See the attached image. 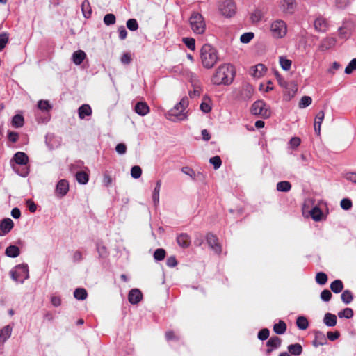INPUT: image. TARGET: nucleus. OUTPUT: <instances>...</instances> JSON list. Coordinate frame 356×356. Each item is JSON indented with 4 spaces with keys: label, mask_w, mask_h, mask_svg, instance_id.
<instances>
[{
    "label": "nucleus",
    "mask_w": 356,
    "mask_h": 356,
    "mask_svg": "<svg viewBox=\"0 0 356 356\" xmlns=\"http://www.w3.org/2000/svg\"><path fill=\"white\" fill-rule=\"evenodd\" d=\"M270 31L273 37L277 38H283L287 32L286 24L283 20L277 19L272 23Z\"/></svg>",
    "instance_id": "nucleus-7"
},
{
    "label": "nucleus",
    "mask_w": 356,
    "mask_h": 356,
    "mask_svg": "<svg viewBox=\"0 0 356 356\" xmlns=\"http://www.w3.org/2000/svg\"><path fill=\"white\" fill-rule=\"evenodd\" d=\"M236 5L232 0H225L219 5V10L227 17H231L236 13Z\"/></svg>",
    "instance_id": "nucleus-8"
},
{
    "label": "nucleus",
    "mask_w": 356,
    "mask_h": 356,
    "mask_svg": "<svg viewBox=\"0 0 356 356\" xmlns=\"http://www.w3.org/2000/svg\"><path fill=\"white\" fill-rule=\"evenodd\" d=\"M279 62H280V64L282 68L284 70L287 71V70H290L291 64H292V62L291 60H289L284 56H280Z\"/></svg>",
    "instance_id": "nucleus-38"
},
{
    "label": "nucleus",
    "mask_w": 356,
    "mask_h": 356,
    "mask_svg": "<svg viewBox=\"0 0 356 356\" xmlns=\"http://www.w3.org/2000/svg\"><path fill=\"white\" fill-rule=\"evenodd\" d=\"M81 10L83 16L86 18H89L92 13V9L90 7V4L88 0H85L83 1L81 4Z\"/></svg>",
    "instance_id": "nucleus-30"
},
{
    "label": "nucleus",
    "mask_w": 356,
    "mask_h": 356,
    "mask_svg": "<svg viewBox=\"0 0 356 356\" xmlns=\"http://www.w3.org/2000/svg\"><path fill=\"white\" fill-rule=\"evenodd\" d=\"M165 257V251L163 248L156 249L154 253V258L156 261H162Z\"/></svg>",
    "instance_id": "nucleus-44"
},
{
    "label": "nucleus",
    "mask_w": 356,
    "mask_h": 356,
    "mask_svg": "<svg viewBox=\"0 0 356 356\" xmlns=\"http://www.w3.org/2000/svg\"><path fill=\"white\" fill-rule=\"evenodd\" d=\"M312 99L309 96H303L300 102H299V107L300 108H305L308 106H309L312 104Z\"/></svg>",
    "instance_id": "nucleus-49"
},
{
    "label": "nucleus",
    "mask_w": 356,
    "mask_h": 356,
    "mask_svg": "<svg viewBox=\"0 0 356 356\" xmlns=\"http://www.w3.org/2000/svg\"><path fill=\"white\" fill-rule=\"evenodd\" d=\"M185 45L191 50L194 51L195 49V40L192 38H184L182 39Z\"/></svg>",
    "instance_id": "nucleus-43"
},
{
    "label": "nucleus",
    "mask_w": 356,
    "mask_h": 356,
    "mask_svg": "<svg viewBox=\"0 0 356 356\" xmlns=\"http://www.w3.org/2000/svg\"><path fill=\"white\" fill-rule=\"evenodd\" d=\"M269 330L267 328H264L261 330L258 333L259 339L264 341L268 338L269 337Z\"/></svg>",
    "instance_id": "nucleus-57"
},
{
    "label": "nucleus",
    "mask_w": 356,
    "mask_h": 356,
    "mask_svg": "<svg viewBox=\"0 0 356 356\" xmlns=\"http://www.w3.org/2000/svg\"><path fill=\"white\" fill-rule=\"evenodd\" d=\"M13 159L17 164L22 165H26L29 161L28 156L22 152L15 153Z\"/></svg>",
    "instance_id": "nucleus-20"
},
{
    "label": "nucleus",
    "mask_w": 356,
    "mask_h": 356,
    "mask_svg": "<svg viewBox=\"0 0 356 356\" xmlns=\"http://www.w3.org/2000/svg\"><path fill=\"white\" fill-rule=\"evenodd\" d=\"M254 38V33L252 32L245 33L241 35L240 38V41L242 43L247 44L251 41V40Z\"/></svg>",
    "instance_id": "nucleus-48"
},
{
    "label": "nucleus",
    "mask_w": 356,
    "mask_h": 356,
    "mask_svg": "<svg viewBox=\"0 0 356 356\" xmlns=\"http://www.w3.org/2000/svg\"><path fill=\"white\" fill-rule=\"evenodd\" d=\"M8 34L6 32L0 34V51H1L8 42Z\"/></svg>",
    "instance_id": "nucleus-52"
},
{
    "label": "nucleus",
    "mask_w": 356,
    "mask_h": 356,
    "mask_svg": "<svg viewBox=\"0 0 356 356\" xmlns=\"http://www.w3.org/2000/svg\"><path fill=\"white\" fill-rule=\"evenodd\" d=\"M316 282L321 284L324 285L327 282V276L325 273L320 272L316 275Z\"/></svg>",
    "instance_id": "nucleus-41"
},
{
    "label": "nucleus",
    "mask_w": 356,
    "mask_h": 356,
    "mask_svg": "<svg viewBox=\"0 0 356 356\" xmlns=\"http://www.w3.org/2000/svg\"><path fill=\"white\" fill-rule=\"evenodd\" d=\"M341 300L345 304L350 303L352 302L353 299V293L349 290L343 291L342 294H341Z\"/></svg>",
    "instance_id": "nucleus-39"
},
{
    "label": "nucleus",
    "mask_w": 356,
    "mask_h": 356,
    "mask_svg": "<svg viewBox=\"0 0 356 356\" xmlns=\"http://www.w3.org/2000/svg\"><path fill=\"white\" fill-rule=\"evenodd\" d=\"M10 275L14 281L23 283L29 277L28 265L24 264L17 265L10 270Z\"/></svg>",
    "instance_id": "nucleus-5"
},
{
    "label": "nucleus",
    "mask_w": 356,
    "mask_h": 356,
    "mask_svg": "<svg viewBox=\"0 0 356 356\" xmlns=\"http://www.w3.org/2000/svg\"><path fill=\"white\" fill-rule=\"evenodd\" d=\"M298 90V86L294 82H289L288 85V89H286L285 97L287 99H290Z\"/></svg>",
    "instance_id": "nucleus-27"
},
{
    "label": "nucleus",
    "mask_w": 356,
    "mask_h": 356,
    "mask_svg": "<svg viewBox=\"0 0 356 356\" xmlns=\"http://www.w3.org/2000/svg\"><path fill=\"white\" fill-rule=\"evenodd\" d=\"M340 205L343 209L347 211V210H349L352 207L353 204L350 199L343 198L341 200V201L340 202Z\"/></svg>",
    "instance_id": "nucleus-55"
},
{
    "label": "nucleus",
    "mask_w": 356,
    "mask_h": 356,
    "mask_svg": "<svg viewBox=\"0 0 356 356\" xmlns=\"http://www.w3.org/2000/svg\"><path fill=\"white\" fill-rule=\"evenodd\" d=\"M286 330V323L280 320L278 323H276L273 326V331L277 334H283Z\"/></svg>",
    "instance_id": "nucleus-31"
},
{
    "label": "nucleus",
    "mask_w": 356,
    "mask_h": 356,
    "mask_svg": "<svg viewBox=\"0 0 356 356\" xmlns=\"http://www.w3.org/2000/svg\"><path fill=\"white\" fill-rule=\"evenodd\" d=\"M314 26L317 31L323 33L327 30L328 22L324 17H318L315 19Z\"/></svg>",
    "instance_id": "nucleus-14"
},
{
    "label": "nucleus",
    "mask_w": 356,
    "mask_h": 356,
    "mask_svg": "<svg viewBox=\"0 0 356 356\" xmlns=\"http://www.w3.org/2000/svg\"><path fill=\"white\" fill-rule=\"evenodd\" d=\"M161 187V181L158 180L156 186L152 193V200L155 206H157L159 202V193Z\"/></svg>",
    "instance_id": "nucleus-26"
},
{
    "label": "nucleus",
    "mask_w": 356,
    "mask_h": 356,
    "mask_svg": "<svg viewBox=\"0 0 356 356\" xmlns=\"http://www.w3.org/2000/svg\"><path fill=\"white\" fill-rule=\"evenodd\" d=\"M188 105L187 97H183L181 101L177 104L168 112V119L173 122L182 121L187 119V114L184 112Z\"/></svg>",
    "instance_id": "nucleus-3"
},
{
    "label": "nucleus",
    "mask_w": 356,
    "mask_h": 356,
    "mask_svg": "<svg viewBox=\"0 0 356 356\" xmlns=\"http://www.w3.org/2000/svg\"><path fill=\"white\" fill-rule=\"evenodd\" d=\"M235 76V71L232 65H220L211 77V82L215 85H229Z\"/></svg>",
    "instance_id": "nucleus-1"
},
{
    "label": "nucleus",
    "mask_w": 356,
    "mask_h": 356,
    "mask_svg": "<svg viewBox=\"0 0 356 356\" xmlns=\"http://www.w3.org/2000/svg\"><path fill=\"white\" fill-rule=\"evenodd\" d=\"M24 118L22 115L17 114L13 117L12 125L14 127L19 128L24 125Z\"/></svg>",
    "instance_id": "nucleus-34"
},
{
    "label": "nucleus",
    "mask_w": 356,
    "mask_h": 356,
    "mask_svg": "<svg viewBox=\"0 0 356 356\" xmlns=\"http://www.w3.org/2000/svg\"><path fill=\"white\" fill-rule=\"evenodd\" d=\"M327 343V339L323 332L321 331H316L314 332V340L312 342V344L314 347H318L319 346H323Z\"/></svg>",
    "instance_id": "nucleus-16"
},
{
    "label": "nucleus",
    "mask_w": 356,
    "mask_h": 356,
    "mask_svg": "<svg viewBox=\"0 0 356 356\" xmlns=\"http://www.w3.org/2000/svg\"><path fill=\"white\" fill-rule=\"evenodd\" d=\"M202 89L200 86H194L193 90L189 92V96L190 97L193 98L196 96H200L201 94Z\"/></svg>",
    "instance_id": "nucleus-64"
},
{
    "label": "nucleus",
    "mask_w": 356,
    "mask_h": 356,
    "mask_svg": "<svg viewBox=\"0 0 356 356\" xmlns=\"http://www.w3.org/2000/svg\"><path fill=\"white\" fill-rule=\"evenodd\" d=\"M350 3V0H335L336 6L338 8L343 9Z\"/></svg>",
    "instance_id": "nucleus-60"
},
{
    "label": "nucleus",
    "mask_w": 356,
    "mask_h": 356,
    "mask_svg": "<svg viewBox=\"0 0 356 356\" xmlns=\"http://www.w3.org/2000/svg\"><path fill=\"white\" fill-rule=\"evenodd\" d=\"M115 16L112 13L106 14L104 17V23L107 26L114 24L115 23Z\"/></svg>",
    "instance_id": "nucleus-46"
},
{
    "label": "nucleus",
    "mask_w": 356,
    "mask_h": 356,
    "mask_svg": "<svg viewBox=\"0 0 356 356\" xmlns=\"http://www.w3.org/2000/svg\"><path fill=\"white\" fill-rule=\"evenodd\" d=\"M343 288V282L340 280H336L330 284L331 290L335 293H340Z\"/></svg>",
    "instance_id": "nucleus-32"
},
{
    "label": "nucleus",
    "mask_w": 356,
    "mask_h": 356,
    "mask_svg": "<svg viewBox=\"0 0 356 356\" xmlns=\"http://www.w3.org/2000/svg\"><path fill=\"white\" fill-rule=\"evenodd\" d=\"M323 323L329 327H333L337 324V316L330 313H326L324 316Z\"/></svg>",
    "instance_id": "nucleus-25"
},
{
    "label": "nucleus",
    "mask_w": 356,
    "mask_h": 356,
    "mask_svg": "<svg viewBox=\"0 0 356 356\" xmlns=\"http://www.w3.org/2000/svg\"><path fill=\"white\" fill-rule=\"evenodd\" d=\"M13 327L7 325L0 330V345L3 346L5 342L10 337Z\"/></svg>",
    "instance_id": "nucleus-13"
},
{
    "label": "nucleus",
    "mask_w": 356,
    "mask_h": 356,
    "mask_svg": "<svg viewBox=\"0 0 356 356\" xmlns=\"http://www.w3.org/2000/svg\"><path fill=\"white\" fill-rule=\"evenodd\" d=\"M310 215L314 220L319 221L321 219L322 211L318 207H315L311 210Z\"/></svg>",
    "instance_id": "nucleus-40"
},
{
    "label": "nucleus",
    "mask_w": 356,
    "mask_h": 356,
    "mask_svg": "<svg viewBox=\"0 0 356 356\" xmlns=\"http://www.w3.org/2000/svg\"><path fill=\"white\" fill-rule=\"evenodd\" d=\"M177 242L180 247L188 248L191 244V238L187 234H181L177 237Z\"/></svg>",
    "instance_id": "nucleus-22"
},
{
    "label": "nucleus",
    "mask_w": 356,
    "mask_h": 356,
    "mask_svg": "<svg viewBox=\"0 0 356 356\" xmlns=\"http://www.w3.org/2000/svg\"><path fill=\"white\" fill-rule=\"evenodd\" d=\"M88 293L85 289L78 288L74 292V296L79 300H84L87 298Z\"/></svg>",
    "instance_id": "nucleus-33"
},
{
    "label": "nucleus",
    "mask_w": 356,
    "mask_h": 356,
    "mask_svg": "<svg viewBox=\"0 0 356 356\" xmlns=\"http://www.w3.org/2000/svg\"><path fill=\"white\" fill-rule=\"evenodd\" d=\"M356 70V58H353L345 68V73L350 74Z\"/></svg>",
    "instance_id": "nucleus-53"
},
{
    "label": "nucleus",
    "mask_w": 356,
    "mask_h": 356,
    "mask_svg": "<svg viewBox=\"0 0 356 356\" xmlns=\"http://www.w3.org/2000/svg\"><path fill=\"white\" fill-rule=\"evenodd\" d=\"M69 191V184L65 179L60 180L56 187V195L58 197H63L65 196Z\"/></svg>",
    "instance_id": "nucleus-11"
},
{
    "label": "nucleus",
    "mask_w": 356,
    "mask_h": 356,
    "mask_svg": "<svg viewBox=\"0 0 356 356\" xmlns=\"http://www.w3.org/2000/svg\"><path fill=\"white\" fill-rule=\"evenodd\" d=\"M251 113L262 118H268L271 114L270 106L263 100H257L253 103L251 107Z\"/></svg>",
    "instance_id": "nucleus-6"
},
{
    "label": "nucleus",
    "mask_w": 356,
    "mask_h": 356,
    "mask_svg": "<svg viewBox=\"0 0 356 356\" xmlns=\"http://www.w3.org/2000/svg\"><path fill=\"white\" fill-rule=\"evenodd\" d=\"M331 298H332V293L327 289L323 290L321 293V298L322 299V300H323L325 302L329 301L331 299Z\"/></svg>",
    "instance_id": "nucleus-59"
},
{
    "label": "nucleus",
    "mask_w": 356,
    "mask_h": 356,
    "mask_svg": "<svg viewBox=\"0 0 356 356\" xmlns=\"http://www.w3.org/2000/svg\"><path fill=\"white\" fill-rule=\"evenodd\" d=\"M209 162H210V163H211L213 165V167L216 170L218 169L222 164L221 159H220V156H218L211 157L209 159Z\"/></svg>",
    "instance_id": "nucleus-56"
},
{
    "label": "nucleus",
    "mask_w": 356,
    "mask_h": 356,
    "mask_svg": "<svg viewBox=\"0 0 356 356\" xmlns=\"http://www.w3.org/2000/svg\"><path fill=\"white\" fill-rule=\"evenodd\" d=\"M86 58V54L82 50L74 51L72 56V61L76 65L81 64Z\"/></svg>",
    "instance_id": "nucleus-19"
},
{
    "label": "nucleus",
    "mask_w": 356,
    "mask_h": 356,
    "mask_svg": "<svg viewBox=\"0 0 356 356\" xmlns=\"http://www.w3.org/2000/svg\"><path fill=\"white\" fill-rule=\"evenodd\" d=\"M13 221L10 218H5L0 222V236H5L13 229Z\"/></svg>",
    "instance_id": "nucleus-12"
},
{
    "label": "nucleus",
    "mask_w": 356,
    "mask_h": 356,
    "mask_svg": "<svg viewBox=\"0 0 356 356\" xmlns=\"http://www.w3.org/2000/svg\"><path fill=\"white\" fill-rule=\"evenodd\" d=\"M339 318H350L353 316V311L350 308H346L338 313Z\"/></svg>",
    "instance_id": "nucleus-47"
},
{
    "label": "nucleus",
    "mask_w": 356,
    "mask_h": 356,
    "mask_svg": "<svg viewBox=\"0 0 356 356\" xmlns=\"http://www.w3.org/2000/svg\"><path fill=\"white\" fill-rule=\"evenodd\" d=\"M266 70V67L262 64H258L250 69V74L254 78L261 77Z\"/></svg>",
    "instance_id": "nucleus-21"
},
{
    "label": "nucleus",
    "mask_w": 356,
    "mask_h": 356,
    "mask_svg": "<svg viewBox=\"0 0 356 356\" xmlns=\"http://www.w3.org/2000/svg\"><path fill=\"white\" fill-rule=\"evenodd\" d=\"M291 188V184L286 181H280L277 184V190L282 192H288Z\"/></svg>",
    "instance_id": "nucleus-36"
},
{
    "label": "nucleus",
    "mask_w": 356,
    "mask_h": 356,
    "mask_svg": "<svg viewBox=\"0 0 356 356\" xmlns=\"http://www.w3.org/2000/svg\"><path fill=\"white\" fill-rule=\"evenodd\" d=\"M287 348L289 352L295 356L301 355L302 352V347L300 343L291 344Z\"/></svg>",
    "instance_id": "nucleus-28"
},
{
    "label": "nucleus",
    "mask_w": 356,
    "mask_h": 356,
    "mask_svg": "<svg viewBox=\"0 0 356 356\" xmlns=\"http://www.w3.org/2000/svg\"><path fill=\"white\" fill-rule=\"evenodd\" d=\"M127 26L130 31H136L138 29V24L135 19H130L127 22Z\"/></svg>",
    "instance_id": "nucleus-54"
},
{
    "label": "nucleus",
    "mask_w": 356,
    "mask_h": 356,
    "mask_svg": "<svg viewBox=\"0 0 356 356\" xmlns=\"http://www.w3.org/2000/svg\"><path fill=\"white\" fill-rule=\"evenodd\" d=\"M76 179L79 184H86L88 181L89 177L87 173L81 171V172H78L76 174Z\"/></svg>",
    "instance_id": "nucleus-37"
},
{
    "label": "nucleus",
    "mask_w": 356,
    "mask_h": 356,
    "mask_svg": "<svg viewBox=\"0 0 356 356\" xmlns=\"http://www.w3.org/2000/svg\"><path fill=\"white\" fill-rule=\"evenodd\" d=\"M78 114L80 119L83 120L86 116L92 115V109L90 105L83 104L78 109Z\"/></svg>",
    "instance_id": "nucleus-23"
},
{
    "label": "nucleus",
    "mask_w": 356,
    "mask_h": 356,
    "mask_svg": "<svg viewBox=\"0 0 356 356\" xmlns=\"http://www.w3.org/2000/svg\"><path fill=\"white\" fill-rule=\"evenodd\" d=\"M324 116H325L324 112L322 111H319L316 116L315 121H314V131L318 135H320L321 125L324 119Z\"/></svg>",
    "instance_id": "nucleus-24"
},
{
    "label": "nucleus",
    "mask_w": 356,
    "mask_h": 356,
    "mask_svg": "<svg viewBox=\"0 0 356 356\" xmlns=\"http://www.w3.org/2000/svg\"><path fill=\"white\" fill-rule=\"evenodd\" d=\"M134 110L138 115L144 116L149 112V107L147 103L140 102L136 104Z\"/></svg>",
    "instance_id": "nucleus-18"
},
{
    "label": "nucleus",
    "mask_w": 356,
    "mask_h": 356,
    "mask_svg": "<svg viewBox=\"0 0 356 356\" xmlns=\"http://www.w3.org/2000/svg\"><path fill=\"white\" fill-rule=\"evenodd\" d=\"M51 303L54 307H59L61 305V298L60 296H52L51 297Z\"/></svg>",
    "instance_id": "nucleus-63"
},
{
    "label": "nucleus",
    "mask_w": 356,
    "mask_h": 356,
    "mask_svg": "<svg viewBox=\"0 0 356 356\" xmlns=\"http://www.w3.org/2000/svg\"><path fill=\"white\" fill-rule=\"evenodd\" d=\"M142 170L140 166L135 165L131 169V175L134 179H138L141 176Z\"/></svg>",
    "instance_id": "nucleus-51"
},
{
    "label": "nucleus",
    "mask_w": 356,
    "mask_h": 356,
    "mask_svg": "<svg viewBox=\"0 0 356 356\" xmlns=\"http://www.w3.org/2000/svg\"><path fill=\"white\" fill-rule=\"evenodd\" d=\"M115 150L119 154H124L127 152V146L124 143H119L116 145Z\"/></svg>",
    "instance_id": "nucleus-61"
},
{
    "label": "nucleus",
    "mask_w": 356,
    "mask_h": 356,
    "mask_svg": "<svg viewBox=\"0 0 356 356\" xmlns=\"http://www.w3.org/2000/svg\"><path fill=\"white\" fill-rule=\"evenodd\" d=\"M282 340L278 337H272L266 343L268 348L266 350V354L269 355L273 349L278 348L281 346Z\"/></svg>",
    "instance_id": "nucleus-15"
},
{
    "label": "nucleus",
    "mask_w": 356,
    "mask_h": 356,
    "mask_svg": "<svg viewBox=\"0 0 356 356\" xmlns=\"http://www.w3.org/2000/svg\"><path fill=\"white\" fill-rule=\"evenodd\" d=\"M143 295L139 289H131L128 296V299L130 303L137 304L142 299Z\"/></svg>",
    "instance_id": "nucleus-17"
},
{
    "label": "nucleus",
    "mask_w": 356,
    "mask_h": 356,
    "mask_svg": "<svg viewBox=\"0 0 356 356\" xmlns=\"http://www.w3.org/2000/svg\"><path fill=\"white\" fill-rule=\"evenodd\" d=\"M189 24L191 29L196 34H202L205 31L206 24L204 17L197 12H193L191 14Z\"/></svg>",
    "instance_id": "nucleus-4"
},
{
    "label": "nucleus",
    "mask_w": 356,
    "mask_h": 356,
    "mask_svg": "<svg viewBox=\"0 0 356 356\" xmlns=\"http://www.w3.org/2000/svg\"><path fill=\"white\" fill-rule=\"evenodd\" d=\"M297 3L296 0H282L281 2V9L285 14L292 15L296 9Z\"/></svg>",
    "instance_id": "nucleus-10"
},
{
    "label": "nucleus",
    "mask_w": 356,
    "mask_h": 356,
    "mask_svg": "<svg viewBox=\"0 0 356 356\" xmlns=\"http://www.w3.org/2000/svg\"><path fill=\"white\" fill-rule=\"evenodd\" d=\"M275 76H276V78L279 82V84L280 85V86H282V88H284L285 89H288V85H289V82H286V81H284L282 77L281 76L278 74V72H275Z\"/></svg>",
    "instance_id": "nucleus-62"
},
{
    "label": "nucleus",
    "mask_w": 356,
    "mask_h": 356,
    "mask_svg": "<svg viewBox=\"0 0 356 356\" xmlns=\"http://www.w3.org/2000/svg\"><path fill=\"white\" fill-rule=\"evenodd\" d=\"M181 172L183 173H184L185 175H188L192 179H195V171L192 168H189L188 166L183 167L181 168Z\"/></svg>",
    "instance_id": "nucleus-58"
},
{
    "label": "nucleus",
    "mask_w": 356,
    "mask_h": 356,
    "mask_svg": "<svg viewBox=\"0 0 356 356\" xmlns=\"http://www.w3.org/2000/svg\"><path fill=\"white\" fill-rule=\"evenodd\" d=\"M207 242L210 248L217 254H220L222 252V248L218 243V239L216 236L211 233H209L206 237Z\"/></svg>",
    "instance_id": "nucleus-9"
},
{
    "label": "nucleus",
    "mask_w": 356,
    "mask_h": 356,
    "mask_svg": "<svg viewBox=\"0 0 356 356\" xmlns=\"http://www.w3.org/2000/svg\"><path fill=\"white\" fill-rule=\"evenodd\" d=\"M38 106L42 111H48L51 109V106L47 100H40L38 103Z\"/></svg>",
    "instance_id": "nucleus-50"
},
{
    "label": "nucleus",
    "mask_w": 356,
    "mask_h": 356,
    "mask_svg": "<svg viewBox=\"0 0 356 356\" xmlns=\"http://www.w3.org/2000/svg\"><path fill=\"white\" fill-rule=\"evenodd\" d=\"M200 60L204 67L212 68L219 60L218 51L209 44H204L200 49Z\"/></svg>",
    "instance_id": "nucleus-2"
},
{
    "label": "nucleus",
    "mask_w": 356,
    "mask_h": 356,
    "mask_svg": "<svg viewBox=\"0 0 356 356\" xmlns=\"http://www.w3.org/2000/svg\"><path fill=\"white\" fill-rule=\"evenodd\" d=\"M262 17H263L262 12L259 10H256L252 13L250 19H251L252 22L257 23L261 19Z\"/></svg>",
    "instance_id": "nucleus-45"
},
{
    "label": "nucleus",
    "mask_w": 356,
    "mask_h": 356,
    "mask_svg": "<svg viewBox=\"0 0 356 356\" xmlns=\"http://www.w3.org/2000/svg\"><path fill=\"white\" fill-rule=\"evenodd\" d=\"M297 327L302 330H306L309 326L307 319L304 316H298L296 320Z\"/></svg>",
    "instance_id": "nucleus-35"
},
{
    "label": "nucleus",
    "mask_w": 356,
    "mask_h": 356,
    "mask_svg": "<svg viewBox=\"0 0 356 356\" xmlns=\"http://www.w3.org/2000/svg\"><path fill=\"white\" fill-rule=\"evenodd\" d=\"M6 254L9 257H17L19 254V249L16 245H10L6 249Z\"/></svg>",
    "instance_id": "nucleus-29"
},
{
    "label": "nucleus",
    "mask_w": 356,
    "mask_h": 356,
    "mask_svg": "<svg viewBox=\"0 0 356 356\" xmlns=\"http://www.w3.org/2000/svg\"><path fill=\"white\" fill-rule=\"evenodd\" d=\"M335 44V40L334 38H326L324 40L321 45L322 49H327Z\"/></svg>",
    "instance_id": "nucleus-42"
}]
</instances>
